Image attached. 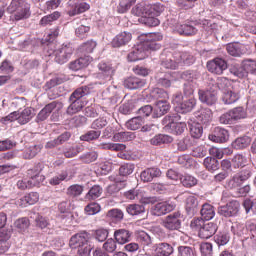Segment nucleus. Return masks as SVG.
<instances>
[{
  "label": "nucleus",
  "instance_id": "12",
  "mask_svg": "<svg viewBox=\"0 0 256 256\" xmlns=\"http://www.w3.org/2000/svg\"><path fill=\"white\" fill-rule=\"evenodd\" d=\"M43 171V164L38 163L34 168L28 170V175H29V181L32 184V187H37L40 183H43L45 181V177L41 172Z\"/></svg>",
  "mask_w": 256,
  "mask_h": 256
},
{
  "label": "nucleus",
  "instance_id": "54",
  "mask_svg": "<svg viewBox=\"0 0 256 256\" xmlns=\"http://www.w3.org/2000/svg\"><path fill=\"white\" fill-rule=\"evenodd\" d=\"M190 134L194 139H201L203 136V126L201 123H193L190 126Z\"/></svg>",
  "mask_w": 256,
  "mask_h": 256
},
{
  "label": "nucleus",
  "instance_id": "7",
  "mask_svg": "<svg viewBox=\"0 0 256 256\" xmlns=\"http://www.w3.org/2000/svg\"><path fill=\"white\" fill-rule=\"evenodd\" d=\"M162 225L168 231H179L181 229V212H174L166 216Z\"/></svg>",
  "mask_w": 256,
  "mask_h": 256
},
{
  "label": "nucleus",
  "instance_id": "40",
  "mask_svg": "<svg viewBox=\"0 0 256 256\" xmlns=\"http://www.w3.org/2000/svg\"><path fill=\"white\" fill-rule=\"evenodd\" d=\"M96 47H97V41L88 40L79 46L78 51L80 53H84V55H87L89 53H93Z\"/></svg>",
  "mask_w": 256,
  "mask_h": 256
},
{
  "label": "nucleus",
  "instance_id": "6",
  "mask_svg": "<svg viewBox=\"0 0 256 256\" xmlns=\"http://www.w3.org/2000/svg\"><path fill=\"white\" fill-rule=\"evenodd\" d=\"M239 209H241V204L239 203V201L232 200L226 205L218 207V213L222 217H235L238 215Z\"/></svg>",
  "mask_w": 256,
  "mask_h": 256
},
{
  "label": "nucleus",
  "instance_id": "50",
  "mask_svg": "<svg viewBox=\"0 0 256 256\" xmlns=\"http://www.w3.org/2000/svg\"><path fill=\"white\" fill-rule=\"evenodd\" d=\"M180 182L183 185V187H186L187 189H191V187H195V185H197L198 180L194 176L185 174L184 176L180 177Z\"/></svg>",
  "mask_w": 256,
  "mask_h": 256
},
{
  "label": "nucleus",
  "instance_id": "26",
  "mask_svg": "<svg viewBox=\"0 0 256 256\" xmlns=\"http://www.w3.org/2000/svg\"><path fill=\"white\" fill-rule=\"evenodd\" d=\"M154 254L156 256H169L173 255V246L169 243H159L154 246Z\"/></svg>",
  "mask_w": 256,
  "mask_h": 256
},
{
  "label": "nucleus",
  "instance_id": "5",
  "mask_svg": "<svg viewBox=\"0 0 256 256\" xmlns=\"http://www.w3.org/2000/svg\"><path fill=\"white\" fill-rule=\"evenodd\" d=\"M163 39V35L161 33H152L149 34L140 45L143 46V50L147 52L149 56V51H158L161 49V44L157 43V41H161Z\"/></svg>",
  "mask_w": 256,
  "mask_h": 256
},
{
  "label": "nucleus",
  "instance_id": "43",
  "mask_svg": "<svg viewBox=\"0 0 256 256\" xmlns=\"http://www.w3.org/2000/svg\"><path fill=\"white\" fill-rule=\"evenodd\" d=\"M91 93V90H89V87L84 86L76 89L70 96V101H73V99H76V101H81L83 97L86 95H89Z\"/></svg>",
  "mask_w": 256,
  "mask_h": 256
},
{
  "label": "nucleus",
  "instance_id": "31",
  "mask_svg": "<svg viewBox=\"0 0 256 256\" xmlns=\"http://www.w3.org/2000/svg\"><path fill=\"white\" fill-rule=\"evenodd\" d=\"M33 117H35L33 108H25L21 113H18V123L19 125H27V123H29Z\"/></svg>",
  "mask_w": 256,
  "mask_h": 256
},
{
  "label": "nucleus",
  "instance_id": "48",
  "mask_svg": "<svg viewBox=\"0 0 256 256\" xmlns=\"http://www.w3.org/2000/svg\"><path fill=\"white\" fill-rule=\"evenodd\" d=\"M143 126V117L138 116L134 117L126 122L127 129L131 131H137V129H141Z\"/></svg>",
  "mask_w": 256,
  "mask_h": 256
},
{
  "label": "nucleus",
  "instance_id": "3",
  "mask_svg": "<svg viewBox=\"0 0 256 256\" xmlns=\"http://www.w3.org/2000/svg\"><path fill=\"white\" fill-rule=\"evenodd\" d=\"M31 6L25 0H12L11 4L8 6V12L12 15L10 16V21H21L23 19H29L31 16Z\"/></svg>",
  "mask_w": 256,
  "mask_h": 256
},
{
  "label": "nucleus",
  "instance_id": "1",
  "mask_svg": "<svg viewBox=\"0 0 256 256\" xmlns=\"http://www.w3.org/2000/svg\"><path fill=\"white\" fill-rule=\"evenodd\" d=\"M75 49L71 44H62L60 47L55 48V44L50 43L46 50V56L52 57L58 65H65L71 57H73Z\"/></svg>",
  "mask_w": 256,
  "mask_h": 256
},
{
  "label": "nucleus",
  "instance_id": "30",
  "mask_svg": "<svg viewBox=\"0 0 256 256\" xmlns=\"http://www.w3.org/2000/svg\"><path fill=\"white\" fill-rule=\"evenodd\" d=\"M199 207V200L197 197L190 195L186 198V211L188 215H195Z\"/></svg>",
  "mask_w": 256,
  "mask_h": 256
},
{
  "label": "nucleus",
  "instance_id": "20",
  "mask_svg": "<svg viewBox=\"0 0 256 256\" xmlns=\"http://www.w3.org/2000/svg\"><path fill=\"white\" fill-rule=\"evenodd\" d=\"M161 175H162V172L159 168L152 167L142 171L140 174V179L144 183H151L153 179L157 177H161Z\"/></svg>",
  "mask_w": 256,
  "mask_h": 256
},
{
  "label": "nucleus",
  "instance_id": "57",
  "mask_svg": "<svg viewBox=\"0 0 256 256\" xmlns=\"http://www.w3.org/2000/svg\"><path fill=\"white\" fill-rule=\"evenodd\" d=\"M59 17H61V13L59 11H55L52 14L44 16L40 20V25H43V26L50 25L51 23H53V21H57Z\"/></svg>",
  "mask_w": 256,
  "mask_h": 256
},
{
  "label": "nucleus",
  "instance_id": "49",
  "mask_svg": "<svg viewBox=\"0 0 256 256\" xmlns=\"http://www.w3.org/2000/svg\"><path fill=\"white\" fill-rule=\"evenodd\" d=\"M126 211L128 215L135 217V215H142V213H145V206L140 204H130L126 207Z\"/></svg>",
  "mask_w": 256,
  "mask_h": 256
},
{
  "label": "nucleus",
  "instance_id": "4",
  "mask_svg": "<svg viewBox=\"0 0 256 256\" xmlns=\"http://www.w3.org/2000/svg\"><path fill=\"white\" fill-rule=\"evenodd\" d=\"M182 79L186 81L183 88L184 97H191L195 93V87H197V73L186 71L182 73Z\"/></svg>",
  "mask_w": 256,
  "mask_h": 256
},
{
  "label": "nucleus",
  "instance_id": "61",
  "mask_svg": "<svg viewBox=\"0 0 256 256\" xmlns=\"http://www.w3.org/2000/svg\"><path fill=\"white\" fill-rule=\"evenodd\" d=\"M232 165L235 169L245 167V165H247V158L241 154H236L232 159Z\"/></svg>",
  "mask_w": 256,
  "mask_h": 256
},
{
  "label": "nucleus",
  "instance_id": "2",
  "mask_svg": "<svg viewBox=\"0 0 256 256\" xmlns=\"http://www.w3.org/2000/svg\"><path fill=\"white\" fill-rule=\"evenodd\" d=\"M69 246L72 249H78L77 255L79 256H89L93 250V245L89 243V233L81 232L73 235L70 238Z\"/></svg>",
  "mask_w": 256,
  "mask_h": 256
},
{
  "label": "nucleus",
  "instance_id": "52",
  "mask_svg": "<svg viewBox=\"0 0 256 256\" xmlns=\"http://www.w3.org/2000/svg\"><path fill=\"white\" fill-rule=\"evenodd\" d=\"M125 181H121L119 179H116V183L115 184H111L107 187V193L108 195H117V193H119L120 190L123 189V187H125Z\"/></svg>",
  "mask_w": 256,
  "mask_h": 256
},
{
  "label": "nucleus",
  "instance_id": "41",
  "mask_svg": "<svg viewBox=\"0 0 256 256\" xmlns=\"http://www.w3.org/2000/svg\"><path fill=\"white\" fill-rule=\"evenodd\" d=\"M135 139V134L133 132H116L113 135L112 141H118L124 143L125 141H131Z\"/></svg>",
  "mask_w": 256,
  "mask_h": 256
},
{
  "label": "nucleus",
  "instance_id": "35",
  "mask_svg": "<svg viewBox=\"0 0 256 256\" xmlns=\"http://www.w3.org/2000/svg\"><path fill=\"white\" fill-rule=\"evenodd\" d=\"M203 165L207 171L210 173H215V171H218L219 169V160L215 157H206L204 159Z\"/></svg>",
  "mask_w": 256,
  "mask_h": 256
},
{
  "label": "nucleus",
  "instance_id": "21",
  "mask_svg": "<svg viewBox=\"0 0 256 256\" xmlns=\"http://www.w3.org/2000/svg\"><path fill=\"white\" fill-rule=\"evenodd\" d=\"M215 233H217V224L208 222L206 224L204 223L198 235L201 239H211Z\"/></svg>",
  "mask_w": 256,
  "mask_h": 256
},
{
  "label": "nucleus",
  "instance_id": "60",
  "mask_svg": "<svg viewBox=\"0 0 256 256\" xmlns=\"http://www.w3.org/2000/svg\"><path fill=\"white\" fill-rule=\"evenodd\" d=\"M31 219H35L37 227L40 229H45L49 225V221H47L43 216H40L39 213H31Z\"/></svg>",
  "mask_w": 256,
  "mask_h": 256
},
{
  "label": "nucleus",
  "instance_id": "22",
  "mask_svg": "<svg viewBox=\"0 0 256 256\" xmlns=\"http://www.w3.org/2000/svg\"><path fill=\"white\" fill-rule=\"evenodd\" d=\"M155 80L160 87L168 89V87H171V84L173 83V76L169 72H158L155 76Z\"/></svg>",
  "mask_w": 256,
  "mask_h": 256
},
{
  "label": "nucleus",
  "instance_id": "58",
  "mask_svg": "<svg viewBox=\"0 0 256 256\" xmlns=\"http://www.w3.org/2000/svg\"><path fill=\"white\" fill-rule=\"evenodd\" d=\"M230 73L239 79H244V77H247L248 72L247 69H245V62L243 67L233 66L230 68Z\"/></svg>",
  "mask_w": 256,
  "mask_h": 256
},
{
  "label": "nucleus",
  "instance_id": "63",
  "mask_svg": "<svg viewBox=\"0 0 256 256\" xmlns=\"http://www.w3.org/2000/svg\"><path fill=\"white\" fill-rule=\"evenodd\" d=\"M243 207L247 214L252 213V215H256V199L253 200H245L243 202Z\"/></svg>",
  "mask_w": 256,
  "mask_h": 256
},
{
  "label": "nucleus",
  "instance_id": "14",
  "mask_svg": "<svg viewBox=\"0 0 256 256\" xmlns=\"http://www.w3.org/2000/svg\"><path fill=\"white\" fill-rule=\"evenodd\" d=\"M207 69L215 75H222L227 69V62L222 58H215L207 63Z\"/></svg>",
  "mask_w": 256,
  "mask_h": 256
},
{
  "label": "nucleus",
  "instance_id": "11",
  "mask_svg": "<svg viewBox=\"0 0 256 256\" xmlns=\"http://www.w3.org/2000/svg\"><path fill=\"white\" fill-rule=\"evenodd\" d=\"M174 61H177L178 67H189L195 63V56L189 52H174Z\"/></svg>",
  "mask_w": 256,
  "mask_h": 256
},
{
  "label": "nucleus",
  "instance_id": "9",
  "mask_svg": "<svg viewBox=\"0 0 256 256\" xmlns=\"http://www.w3.org/2000/svg\"><path fill=\"white\" fill-rule=\"evenodd\" d=\"M81 0H69L68 1V15L70 17H75L85 11H89L90 5L87 2H79Z\"/></svg>",
  "mask_w": 256,
  "mask_h": 256
},
{
  "label": "nucleus",
  "instance_id": "36",
  "mask_svg": "<svg viewBox=\"0 0 256 256\" xmlns=\"http://www.w3.org/2000/svg\"><path fill=\"white\" fill-rule=\"evenodd\" d=\"M41 149H43L42 145L30 146L24 150L22 157L23 159H33V157H37L41 153Z\"/></svg>",
  "mask_w": 256,
  "mask_h": 256
},
{
  "label": "nucleus",
  "instance_id": "19",
  "mask_svg": "<svg viewBox=\"0 0 256 256\" xmlns=\"http://www.w3.org/2000/svg\"><path fill=\"white\" fill-rule=\"evenodd\" d=\"M146 57H149V54L147 51L143 50V45L138 44L132 48V51L128 54V61H142V59H146Z\"/></svg>",
  "mask_w": 256,
  "mask_h": 256
},
{
  "label": "nucleus",
  "instance_id": "29",
  "mask_svg": "<svg viewBox=\"0 0 256 256\" xmlns=\"http://www.w3.org/2000/svg\"><path fill=\"white\" fill-rule=\"evenodd\" d=\"M145 84V80L138 77H130L124 81L126 89H141V87H145Z\"/></svg>",
  "mask_w": 256,
  "mask_h": 256
},
{
  "label": "nucleus",
  "instance_id": "34",
  "mask_svg": "<svg viewBox=\"0 0 256 256\" xmlns=\"http://www.w3.org/2000/svg\"><path fill=\"white\" fill-rule=\"evenodd\" d=\"M173 138L165 134H157L152 139H150V145L159 146L165 145L167 143H172Z\"/></svg>",
  "mask_w": 256,
  "mask_h": 256
},
{
  "label": "nucleus",
  "instance_id": "23",
  "mask_svg": "<svg viewBox=\"0 0 256 256\" xmlns=\"http://www.w3.org/2000/svg\"><path fill=\"white\" fill-rule=\"evenodd\" d=\"M11 239V229L0 228V253H5L9 250V243Z\"/></svg>",
  "mask_w": 256,
  "mask_h": 256
},
{
  "label": "nucleus",
  "instance_id": "45",
  "mask_svg": "<svg viewBox=\"0 0 256 256\" xmlns=\"http://www.w3.org/2000/svg\"><path fill=\"white\" fill-rule=\"evenodd\" d=\"M103 193V188L99 185H94L86 194L85 199L88 201H93L95 199H99Z\"/></svg>",
  "mask_w": 256,
  "mask_h": 256
},
{
  "label": "nucleus",
  "instance_id": "17",
  "mask_svg": "<svg viewBox=\"0 0 256 256\" xmlns=\"http://www.w3.org/2000/svg\"><path fill=\"white\" fill-rule=\"evenodd\" d=\"M131 39H133V35L130 32H121L112 39L111 46L115 49L124 47Z\"/></svg>",
  "mask_w": 256,
  "mask_h": 256
},
{
  "label": "nucleus",
  "instance_id": "28",
  "mask_svg": "<svg viewBox=\"0 0 256 256\" xmlns=\"http://www.w3.org/2000/svg\"><path fill=\"white\" fill-rule=\"evenodd\" d=\"M137 241L141 243L145 255H150L149 247H151V243H153L151 236L147 234V232H141L140 234H137Z\"/></svg>",
  "mask_w": 256,
  "mask_h": 256
},
{
  "label": "nucleus",
  "instance_id": "64",
  "mask_svg": "<svg viewBox=\"0 0 256 256\" xmlns=\"http://www.w3.org/2000/svg\"><path fill=\"white\" fill-rule=\"evenodd\" d=\"M82 193H83V186L79 184L71 185L67 189V195H69L70 197H79V195H81Z\"/></svg>",
  "mask_w": 256,
  "mask_h": 256
},
{
  "label": "nucleus",
  "instance_id": "51",
  "mask_svg": "<svg viewBox=\"0 0 256 256\" xmlns=\"http://www.w3.org/2000/svg\"><path fill=\"white\" fill-rule=\"evenodd\" d=\"M226 50L232 57H241V55H243V50H241V44L239 43L228 44Z\"/></svg>",
  "mask_w": 256,
  "mask_h": 256
},
{
  "label": "nucleus",
  "instance_id": "18",
  "mask_svg": "<svg viewBox=\"0 0 256 256\" xmlns=\"http://www.w3.org/2000/svg\"><path fill=\"white\" fill-rule=\"evenodd\" d=\"M210 141L214 143H227L229 141V132L223 128H215L214 133L208 136Z\"/></svg>",
  "mask_w": 256,
  "mask_h": 256
},
{
  "label": "nucleus",
  "instance_id": "27",
  "mask_svg": "<svg viewBox=\"0 0 256 256\" xmlns=\"http://www.w3.org/2000/svg\"><path fill=\"white\" fill-rule=\"evenodd\" d=\"M114 239L119 245H125L131 241V232L127 229H118L114 232Z\"/></svg>",
  "mask_w": 256,
  "mask_h": 256
},
{
  "label": "nucleus",
  "instance_id": "39",
  "mask_svg": "<svg viewBox=\"0 0 256 256\" xmlns=\"http://www.w3.org/2000/svg\"><path fill=\"white\" fill-rule=\"evenodd\" d=\"M196 117H197V121H199V123H202L205 125V124L209 123V121H211V119H213V112L209 108H203V109H201V111L199 112V114Z\"/></svg>",
  "mask_w": 256,
  "mask_h": 256
},
{
  "label": "nucleus",
  "instance_id": "15",
  "mask_svg": "<svg viewBox=\"0 0 256 256\" xmlns=\"http://www.w3.org/2000/svg\"><path fill=\"white\" fill-rule=\"evenodd\" d=\"M238 99H241V94L237 86H233L232 89L224 91L222 95V101L225 105H233V103H237Z\"/></svg>",
  "mask_w": 256,
  "mask_h": 256
},
{
  "label": "nucleus",
  "instance_id": "25",
  "mask_svg": "<svg viewBox=\"0 0 256 256\" xmlns=\"http://www.w3.org/2000/svg\"><path fill=\"white\" fill-rule=\"evenodd\" d=\"M91 61L92 58L90 56L80 57L69 64V69H71L72 71H79L81 69H85V67H88Z\"/></svg>",
  "mask_w": 256,
  "mask_h": 256
},
{
  "label": "nucleus",
  "instance_id": "55",
  "mask_svg": "<svg viewBox=\"0 0 256 256\" xmlns=\"http://www.w3.org/2000/svg\"><path fill=\"white\" fill-rule=\"evenodd\" d=\"M140 23H143L146 27H157L160 21L155 15H146L145 17L140 18Z\"/></svg>",
  "mask_w": 256,
  "mask_h": 256
},
{
  "label": "nucleus",
  "instance_id": "56",
  "mask_svg": "<svg viewBox=\"0 0 256 256\" xmlns=\"http://www.w3.org/2000/svg\"><path fill=\"white\" fill-rule=\"evenodd\" d=\"M161 65L165 69H179V64L173 58V54L170 57L162 58Z\"/></svg>",
  "mask_w": 256,
  "mask_h": 256
},
{
  "label": "nucleus",
  "instance_id": "42",
  "mask_svg": "<svg viewBox=\"0 0 256 256\" xmlns=\"http://www.w3.org/2000/svg\"><path fill=\"white\" fill-rule=\"evenodd\" d=\"M249 145H251V137L249 136L239 137L232 143L234 149H246Z\"/></svg>",
  "mask_w": 256,
  "mask_h": 256
},
{
  "label": "nucleus",
  "instance_id": "24",
  "mask_svg": "<svg viewBox=\"0 0 256 256\" xmlns=\"http://www.w3.org/2000/svg\"><path fill=\"white\" fill-rule=\"evenodd\" d=\"M169 109H171V105H169V102L167 100H158L155 102L154 106V117H163Z\"/></svg>",
  "mask_w": 256,
  "mask_h": 256
},
{
  "label": "nucleus",
  "instance_id": "10",
  "mask_svg": "<svg viewBox=\"0 0 256 256\" xmlns=\"http://www.w3.org/2000/svg\"><path fill=\"white\" fill-rule=\"evenodd\" d=\"M162 123L165 125V127H169L172 133H175L176 135H181V133L187 129V124L184 122H176L175 117L173 116H166Z\"/></svg>",
  "mask_w": 256,
  "mask_h": 256
},
{
  "label": "nucleus",
  "instance_id": "47",
  "mask_svg": "<svg viewBox=\"0 0 256 256\" xmlns=\"http://www.w3.org/2000/svg\"><path fill=\"white\" fill-rule=\"evenodd\" d=\"M195 105H197V100L191 97L190 99L183 101V103L180 104L179 109L181 113H190V111H193L195 108Z\"/></svg>",
  "mask_w": 256,
  "mask_h": 256
},
{
  "label": "nucleus",
  "instance_id": "33",
  "mask_svg": "<svg viewBox=\"0 0 256 256\" xmlns=\"http://www.w3.org/2000/svg\"><path fill=\"white\" fill-rule=\"evenodd\" d=\"M201 217L204 221H211L215 217V208L211 204H203L201 208Z\"/></svg>",
  "mask_w": 256,
  "mask_h": 256
},
{
  "label": "nucleus",
  "instance_id": "32",
  "mask_svg": "<svg viewBox=\"0 0 256 256\" xmlns=\"http://www.w3.org/2000/svg\"><path fill=\"white\" fill-rule=\"evenodd\" d=\"M175 31L179 33V35H195L197 33V28H195L191 24H178L175 27Z\"/></svg>",
  "mask_w": 256,
  "mask_h": 256
},
{
  "label": "nucleus",
  "instance_id": "16",
  "mask_svg": "<svg viewBox=\"0 0 256 256\" xmlns=\"http://www.w3.org/2000/svg\"><path fill=\"white\" fill-rule=\"evenodd\" d=\"M57 105L61 106V103L57 102V101H53L49 104H47L36 116V123H41L43 121H46L49 117V115H51V113H53V111H55V109H57Z\"/></svg>",
  "mask_w": 256,
  "mask_h": 256
},
{
  "label": "nucleus",
  "instance_id": "59",
  "mask_svg": "<svg viewBox=\"0 0 256 256\" xmlns=\"http://www.w3.org/2000/svg\"><path fill=\"white\" fill-rule=\"evenodd\" d=\"M101 137V130H90L80 137L81 141H95Z\"/></svg>",
  "mask_w": 256,
  "mask_h": 256
},
{
  "label": "nucleus",
  "instance_id": "37",
  "mask_svg": "<svg viewBox=\"0 0 256 256\" xmlns=\"http://www.w3.org/2000/svg\"><path fill=\"white\" fill-rule=\"evenodd\" d=\"M70 102L71 104L67 108L68 115H75V113H79V111H81V109L85 107V103L83 102V100L73 99L70 100Z\"/></svg>",
  "mask_w": 256,
  "mask_h": 256
},
{
  "label": "nucleus",
  "instance_id": "8",
  "mask_svg": "<svg viewBox=\"0 0 256 256\" xmlns=\"http://www.w3.org/2000/svg\"><path fill=\"white\" fill-rule=\"evenodd\" d=\"M199 101L205 105H215L217 103V86L213 89H200L198 91Z\"/></svg>",
  "mask_w": 256,
  "mask_h": 256
},
{
  "label": "nucleus",
  "instance_id": "38",
  "mask_svg": "<svg viewBox=\"0 0 256 256\" xmlns=\"http://www.w3.org/2000/svg\"><path fill=\"white\" fill-rule=\"evenodd\" d=\"M149 4H137L135 7L132 8V15H135L136 17H145L146 15L149 14Z\"/></svg>",
  "mask_w": 256,
  "mask_h": 256
},
{
  "label": "nucleus",
  "instance_id": "44",
  "mask_svg": "<svg viewBox=\"0 0 256 256\" xmlns=\"http://www.w3.org/2000/svg\"><path fill=\"white\" fill-rule=\"evenodd\" d=\"M150 97H152V99H154V101H165V100L169 99V94L167 93V91H165L163 89L154 88L150 92Z\"/></svg>",
  "mask_w": 256,
  "mask_h": 256
},
{
  "label": "nucleus",
  "instance_id": "13",
  "mask_svg": "<svg viewBox=\"0 0 256 256\" xmlns=\"http://www.w3.org/2000/svg\"><path fill=\"white\" fill-rule=\"evenodd\" d=\"M175 210V203L171 202H160L155 204L152 209V215L156 217H161V215H167V213H171V211Z\"/></svg>",
  "mask_w": 256,
  "mask_h": 256
},
{
  "label": "nucleus",
  "instance_id": "53",
  "mask_svg": "<svg viewBox=\"0 0 256 256\" xmlns=\"http://www.w3.org/2000/svg\"><path fill=\"white\" fill-rule=\"evenodd\" d=\"M137 0H120V3L117 7L118 13H127Z\"/></svg>",
  "mask_w": 256,
  "mask_h": 256
},
{
  "label": "nucleus",
  "instance_id": "46",
  "mask_svg": "<svg viewBox=\"0 0 256 256\" xmlns=\"http://www.w3.org/2000/svg\"><path fill=\"white\" fill-rule=\"evenodd\" d=\"M230 113L232 115V119L234 120V123H236V121H240V119L247 118V110H245V108L241 106L233 108L232 110H230Z\"/></svg>",
  "mask_w": 256,
  "mask_h": 256
},
{
  "label": "nucleus",
  "instance_id": "62",
  "mask_svg": "<svg viewBox=\"0 0 256 256\" xmlns=\"http://www.w3.org/2000/svg\"><path fill=\"white\" fill-rule=\"evenodd\" d=\"M135 171V165L131 163H126L120 166L119 173L122 177H127Z\"/></svg>",
  "mask_w": 256,
  "mask_h": 256
}]
</instances>
